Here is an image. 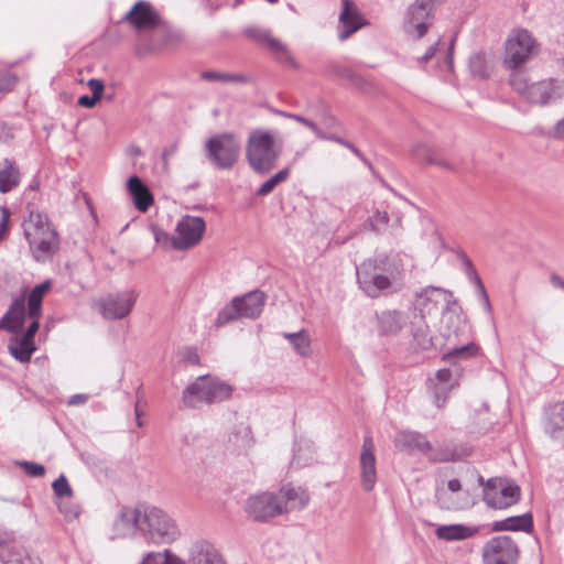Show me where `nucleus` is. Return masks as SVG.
<instances>
[{
	"label": "nucleus",
	"instance_id": "f257e3e1",
	"mask_svg": "<svg viewBox=\"0 0 564 564\" xmlns=\"http://www.w3.org/2000/svg\"><path fill=\"white\" fill-rule=\"evenodd\" d=\"M23 230L30 249L37 261L57 251L59 246L58 235L45 214L31 210L23 223Z\"/></svg>",
	"mask_w": 564,
	"mask_h": 564
},
{
	"label": "nucleus",
	"instance_id": "f03ea898",
	"mask_svg": "<svg viewBox=\"0 0 564 564\" xmlns=\"http://www.w3.org/2000/svg\"><path fill=\"white\" fill-rule=\"evenodd\" d=\"M399 274L394 265L392 270L389 265V257L379 254L369 259L357 268V280L362 291L370 297H378L383 290L391 286V278Z\"/></svg>",
	"mask_w": 564,
	"mask_h": 564
},
{
	"label": "nucleus",
	"instance_id": "7ed1b4c3",
	"mask_svg": "<svg viewBox=\"0 0 564 564\" xmlns=\"http://www.w3.org/2000/svg\"><path fill=\"white\" fill-rule=\"evenodd\" d=\"M280 149L274 145V138L269 131L252 130L246 145V158L250 167L258 174L269 173L276 164Z\"/></svg>",
	"mask_w": 564,
	"mask_h": 564
},
{
	"label": "nucleus",
	"instance_id": "20e7f679",
	"mask_svg": "<svg viewBox=\"0 0 564 564\" xmlns=\"http://www.w3.org/2000/svg\"><path fill=\"white\" fill-rule=\"evenodd\" d=\"M232 390L230 384L218 378L200 376L185 388L182 400L185 406L198 409L203 403L213 404L227 400Z\"/></svg>",
	"mask_w": 564,
	"mask_h": 564
},
{
	"label": "nucleus",
	"instance_id": "39448f33",
	"mask_svg": "<svg viewBox=\"0 0 564 564\" xmlns=\"http://www.w3.org/2000/svg\"><path fill=\"white\" fill-rule=\"evenodd\" d=\"M143 536L152 543L174 542L181 534L174 519L163 509L145 503L141 524Z\"/></svg>",
	"mask_w": 564,
	"mask_h": 564
},
{
	"label": "nucleus",
	"instance_id": "423d86ee",
	"mask_svg": "<svg viewBox=\"0 0 564 564\" xmlns=\"http://www.w3.org/2000/svg\"><path fill=\"white\" fill-rule=\"evenodd\" d=\"M265 300V294L259 290L232 299L231 302L218 313L215 326L223 327L239 318L254 319L259 317L263 311Z\"/></svg>",
	"mask_w": 564,
	"mask_h": 564
},
{
	"label": "nucleus",
	"instance_id": "0eeeda50",
	"mask_svg": "<svg viewBox=\"0 0 564 564\" xmlns=\"http://www.w3.org/2000/svg\"><path fill=\"white\" fill-rule=\"evenodd\" d=\"M205 156L218 170H230L240 155L241 145L234 133L225 132L210 137L204 145Z\"/></svg>",
	"mask_w": 564,
	"mask_h": 564
},
{
	"label": "nucleus",
	"instance_id": "6e6552de",
	"mask_svg": "<svg viewBox=\"0 0 564 564\" xmlns=\"http://www.w3.org/2000/svg\"><path fill=\"white\" fill-rule=\"evenodd\" d=\"M242 34L252 43L268 50L279 63L293 68L297 67V63L289 47L279 39L274 37L269 29L250 25L243 29Z\"/></svg>",
	"mask_w": 564,
	"mask_h": 564
},
{
	"label": "nucleus",
	"instance_id": "1a4fd4ad",
	"mask_svg": "<svg viewBox=\"0 0 564 564\" xmlns=\"http://www.w3.org/2000/svg\"><path fill=\"white\" fill-rule=\"evenodd\" d=\"M482 564H518L520 549L509 535H498L488 540L481 551Z\"/></svg>",
	"mask_w": 564,
	"mask_h": 564
},
{
	"label": "nucleus",
	"instance_id": "9d476101",
	"mask_svg": "<svg viewBox=\"0 0 564 564\" xmlns=\"http://www.w3.org/2000/svg\"><path fill=\"white\" fill-rule=\"evenodd\" d=\"M484 501L492 509H507L520 499V487L502 478H490L484 487Z\"/></svg>",
	"mask_w": 564,
	"mask_h": 564
},
{
	"label": "nucleus",
	"instance_id": "9b49d317",
	"mask_svg": "<svg viewBox=\"0 0 564 564\" xmlns=\"http://www.w3.org/2000/svg\"><path fill=\"white\" fill-rule=\"evenodd\" d=\"M138 299L134 290L110 293L97 302V307L107 319H122L128 316Z\"/></svg>",
	"mask_w": 564,
	"mask_h": 564
},
{
	"label": "nucleus",
	"instance_id": "f8f14e48",
	"mask_svg": "<svg viewBox=\"0 0 564 564\" xmlns=\"http://www.w3.org/2000/svg\"><path fill=\"white\" fill-rule=\"evenodd\" d=\"M534 39L527 30L517 31L506 42L503 63L509 69H517L531 56Z\"/></svg>",
	"mask_w": 564,
	"mask_h": 564
},
{
	"label": "nucleus",
	"instance_id": "ddd939ff",
	"mask_svg": "<svg viewBox=\"0 0 564 564\" xmlns=\"http://www.w3.org/2000/svg\"><path fill=\"white\" fill-rule=\"evenodd\" d=\"M284 506L278 494L261 492L250 496L246 501V512L258 522L268 521L271 518L283 514Z\"/></svg>",
	"mask_w": 564,
	"mask_h": 564
},
{
	"label": "nucleus",
	"instance_id": "4468645a",
	"mask_svg": "<svg viewBox=\"0 0 564 564\" xmlns=\"http://www.w3.org/2000/svg\"><path fill=\"white\" fill-rule=\"evenodd\" d=\"M206 224L203 218L184 216L176 226L175 236L172 239L173 248L187 250L196 246L204 235Z\"/></svg>",
	"mask_w": 564,
	"mask_h": 564
},
{
	"label": "nucleus",
	"instance_id": "2eb2a0df",
	"mask_svg": "<svg viewBox=\"0 0 564 564\" xmlns=\"http://www.w3.org/2000/svg\"><path fill=\"white\" fill-rule=\"evenodd\" d=\"M564 97V82L547 78L531 83L528 101L536 105H547Z\"/></svg>",
	"mask_w": 564,
	"mask_h": 564
},
{
	"label": "nucleus",
	"instance_id": "dca6fc26",
	"mask_svg": "<svg viewBox=\"0 0 564 564\" xmlns=\"http://www.w3.org/2000/svg\"><path fill=\"white\" fill-rule=\"evenodd\" d=\"M360 480L365 491H371L377 481L375 444L370 436L364 438L360 453Z\"/></svg>",
	"mask_w": 564,
	"mask_h": 564
},
{
	"label": "nucleus",
	"instance_id": "f3484780",
	"mask_svg": "<svg viewBox=\"0 0 564 564\" xmlns=\"http://www.w3.org/2000/svg\"><path fill=\"white\" fill-rule=\"evenodd\" d=\"M343 8L339 14L338 37L346 41L351 34L362 28L366 22L359 9L351 0H343Z\"/></svg>",
	"mask_w": 564,
	"mask_h": 564
},
{
	"label": "nucleus",
	"instance_id": "a211bd4d",
	"mask_svg": "<svg viewBox=\"0 0 564 564\" xmlns=\"http://www.w3.org/2000/svg\"><path fill=\"white\" fill-rule=\"evenodd\" d=\"M124 19L137 30L154 29L160 23V17L147 1L137 2Z\"/></svg>",
	"mask_w": 564,
	"mask_h": 564
},
{
	"label": "nucleus",
	"instance_id": "6ab92c4d",
	"mask_svg": "<svg viewBox=\"0 0 564 564\" xmlns=\"http://www.w3.org/2000/svg\"><path fill=\"white\" fill-rule=\"evenodd\" d=\"M25 299L23 296L15 299L10 305L8 312L0 319V329L9 333H19L22 330L25 322Z\"/></svg>",
	"mask_w": 564,
	"mask_h": 564
},
{
	"label": "nucleus",
	"instance_id": "aec40b11",
	"mask_svg": "<svg viewBox=\"0 0 564 564\" xmlns=\"http://www.w3.org/2000/svg\"><path fill=\"white\" fill-rule=\"evenodd\" d=\"M395 446L406 453L427 454L432 445L425 435L419 432L402 431L397 434Z\"/></svg>",
	"mask_w": 564,
	"mask_h": 564
},
{
	"label": "nucleus",
	"instance_id": "412c9836",
	"mask_svg": "<svg viewBox=\"0 0 564 564\" xmlns=\"http://www.w3.org/2000/svg\"><path fill=\"white\" fill-rule=\"evenodd\" d=\"M544 430L553 440L564 442V402L545 410Z\"/></svg>",
	"mask_w": 564,
	"mask_h": 564
},
{
	"label": "nucleus",
	"instance_id": "4be33fe9",
	"mask_svg": "<svg viewBox=\"0 0 564 564\" xmlns=\"http://www.w3.org/2000/svg\"><path fill=\"white\" fill-rule=\"evenodd\" d=\"M279 499L284 506L283 513L292 510H301L306 507L310 501V495L301 487L284 486L278 492Z\"/></svg>",
	"mask_w": 564,
	"mask_h": 564
},
{
	"label": "nucleus",
	"instance_id": "5701e85b",
	"mask_svg": "<svg viewBox=\"0 0 564 564\" xmlns=\"http://www.w3.org/2000/svg\"><path fill=\"white\" fill-rule=\"evenodd\" d=\"M127 188L132 196L135 207L140 212H147L153 204L152 193L139 176H130L127 182Z\"/></svg>",
	"mask_w": 564,
	"mask_h": 564
},
{
	"label": "nucleus",
	"instance_id": "b1692460",
	"mask_svg": "<svg viewBox=\"0 0 564 564\" xmlns=\"http://www.w3.org/2000/svg\"><path fill=\"white\" fill-rule=\"evenodd\" d=\"M0 560L3 564H41L39 557L31 556L22 545L15 542L1 545Z\"/></svg>",
	"mask_w": 564,
	"mask_h": 564
},
{
	"label": "nucleus",
	"instance_id": "393cba45",
	"mask_svg": "<svg viewBox=\"0 0 564 564\" xmlns=\"http://www.w3.org/2000/svg\"><path fill=\"white\" fill-rule=\"evenodd\" d=\"M381 335H397L406 324V316L399 311H384L377 314Z\"/></svg>",
	"mask_w": 564,
	"mask_h": 564
},
{
	"label": "nucleus",
	"instance_id": "a878e982",
	"mask_svg": "<svg viewBox=\"0 0 564 564\" xmlns=\"http://www.w3.org/2000/svg\"><path fill=\"white\" fill-rule=\"evenodd\" d=\"M491 530L495 532L522 531L531 533L533 530V518L530 512L521 516L509 517L503 520L495 521L491 525Z\"/></svg>",
	"mask_w": 564,
	"mask_h": 564
},
{
	"label": "nucleus",
	"instance_id": "bb28decb",
	"mask_svg": "<svg viewBox=\"0 0 564 564\" xmlns=\"http://www.w3.org/2000/svg\"><path fill=\"white\" fill-rule=\"evenodd\" d=\"M20 171L12 160H0V193L11 192L20 184Z\"/></svg>",
	"mask_w": 564,
	"mask_h": 564
},
{
	"label": "nucleus",
	"instance_id": "cd10ccee",
	"mask_svg": "<svg viewBox=\"0 0 564 564\" xmlns=\"http://www.w3.org/2000/svg\"><path fill=\"white\" fill-rule=\"evenodd\" d=\"M191 564H226L221 554L208 543H197L191 550Z\"/></svg>",
	"mask_w": 564,
	"mask_h": 564
},
{
	"label": "nucleus",
	"instance_id": "c85d7f7f",
	"mask_svg": "<svg viewBox=\"0 0 564 564\" xmlns=\"http://www.w3.org/2000/svg\"><path fill=\"white\" fill-rule=\"evenodd\" d=\"M144 507H145V503H139L134 508L122 507L115 525L117 528L121 527V528H127L129 530L141 531Z\"/></svg>",
	"mask_w": 564,
	"mask_h": 564
},
{
	"label": "nucleus",
	"instance_id": "c756f323",
	"mask_svg": "<svg viewBox=\"0 0 564 564\" xmlns=\"http://www.w3.org/2000/svg\"><path fill=\"white\" fill-rule=\"evenodd\" d=\"M478 533L477 528L467 527L464 524H448L440 525L435 530V535L444 541H460L466 540Z\"/></svg>",
	"mask_w": 564,
	"mask_h": 564
},
{
	"label": "nucleus",
	"instance_id": "7c9ffc66",
	"mask_svg": "<svg viewBox=\"0 0 564 564\" xmlns=\"http://www.w3.org/2000/svg\"><path fill=\"white\" fill-rule=\"evenodd\" d=\"M8 349L20 362H29L36 348L34 341L28 340L21 336L11 338L8 344Z\"/></svg>",
	"mask_w": 564,
	"mask_h": 564
},
{
	"label": "nucleus",
	"instance_id": "2f4dec72",
	"mask_svg": "<svg viewBox=\"0 0 564 564\" xmlns=\"http://www.w3.org/2000/svg\"><path fill=\"white\" fill-rule=\"evenodd\" d=\"M51 283L45 281L36 285L28 299V316L30 318H40L42 313V301L44 294L50 290Z\"/></svg>",
	"mask_w": 564,
	"mask_h": 564
},
{
	"label": "nucleus",
	"instance_id": "473e14b6",
	"mask_svg": "<svg viewBox=\"0 0 564 564\" xmlns=\"http://www.w3.org/2000/svg\"><path fill=\"white\" fill-rule=\"evenodd\" d=\"M200 78L206 82H223V83H231V84H249L251 83V77L237 73H225V72H217V70H204L200 74Z\"/></svg>",
	"mask_w": 564,
	"mask_h": 564
},
{
	"label": "nucleus",
	"instance_id": "72a5a7b5",
	"mask_svg": "<svg viewBox=\"0 0 564 564\" xmlns=\"http://www.w3.org/2000/svg\"><path fill=\"white\" fill-rule=\"evenodd\" d=\"M283 337L290 341L293 349L302 357H308L312 354L311 339L306 330L297 333H283Z\"/></svg>",
	"mask_w": 564,
	"mask_h": 564
},
{
	"label": "nucleus",
	"instance_id": "f704fd0d",
	"mask_svg": "<svg viewBox=\"0 0 564 564\" xmlns=\"http://www.w3.org/2000/svg\"><path fill=\"white\" fill-rule=\"evenodd\" d=\"M229 441L234 444L238 452H248L254 444L250 426L240 425L232 433Z\"/></svg>",
	"mask_w": 564,
	"mask_h": 564
},
{
	"label": "nucleus",
	"instance_id": "c9c22d12",
	"mask_svg": "<svg viewBox=\"0 0 564 564\" xmlns=\"http://www.w3.org/2000/svg\"><path fill=\"white\" fill-rule=\"evenodd\" d=\"M442 296L447 304H451L453 294L441 288L427 286L420 294L421 305L427 306L429 303L437 304L438 297Z\"/></svg>",
	"mask_w": 564,
	"mask_h": 564
},
{
	"label": "nucleus",
	"instance_id": "e433bc0d",
	"mask_svg": "<svg viewBox=\"0 0 564 564\" xmlns=\"http://www.w3.org/2000/svg\"><path fill=\"white\" fill-rule=\"evenodd\" d=\"M469 69L474 76L487 78L490 74V67L485 53H475L469 58Z\"/></svg>",
	"mask_w": 564,
	"mask_h": 564
},
{
	"label": "nucleus",
	"instance_id": "4c0bfd02",
	"mask_svg": "<svg viewBox=\"0 0 564 564\" xmlns=\"http://www.w3.org/2000/svg\"><path fill=\"white\" fill-rule=\"evenodd\" d=\"M389 216L387 212L376 210L364 224L365 229L372 230L375 232H382L388 226Z\"/></svg>",
	"mask_w": 564,
	"mask_h": 564
},
{
	"label": "nucleus",
	"instance_id": "58836bf2",
	"mask_svg": "<svg viewBox=\"0 0 564 564\" xmlns=\"http://www.w3.org/2000/svg\"><path fill=\"white\" fill-rule=\"evenodd\" d=\"M430 390H431V393L433 397V403L435 404V406H437L438 409L444 408V405L448 399L449 392L452 390V387L430 382Z\"/></svg>",
	"mask_w": 564,
	"mask_h": 564
},
{
	"label": "nucleus",
	"instance_id": "ea45409f",
	"mask_svg": "<svg viewBox=\"0 0 564 564\" xmlns=\"http://www.w3.org/2000/svg\"><path fill=\"white\" fill-rule=\"evenodd\" d=\"M510 85L513 90H516L527 100L529 99V90L531 83L527 80L523 74L514 73L510 78Z\"/></svg>",
	"mask_w": 564,
	"mask_h": 564
},
{
	"label": "nucleus",
	"instance_id": "a19ab883",
	"mask_svg": "<svg viewBox=\"0 0 564 564\" xmlns=\"http://www.w3.org/2000/svg\"><path fill=\"white\" fill-rule=\"evenodd\" d=\"M53 491L56 497H72L73 489L68 484V480L65 475H61L57 479H55L52 484Z\"/></svg>",
	"mask_w": 564,
	"mask_h": 564
},
{
	"label": "nucleus",
	"instance_id": "79ce46f5",
	"mask_svg": "<svg viewBox=\"0 0 564 564\" xmlns=\"http://www.w3.org/2000/svg\"><path fill=\"white\" fill-rule=\"evenodd\" d=\"M15 464L23 469V471L30 477H42L45 475V467L42 464L34 462H15Z\"/></svg>",
	"mask_w": 564,
	"mask_h": 564
},
{
	"label": "nucleus",
	"instance_id": "37998d69",
	"mask_svg": "<svg viewBox=\"0 0 564 564\" xmlns=\"http://www.w3.org/2000/svg\"><path fill=\"white\" fill-rule=\"evenodd\" d=\"M276 113L284 118H289V119L297 121L299 123L308 128L315 135L317 134L318 130L321 129L314 121H312L303 116L282 111V110L276 111Z\"/></svg>",
	"mask_w": 564,
	"mask_h": 564
},
{
	"label": "nucleus",
	"instance_id": "c03bdc74",
	"mask_svg": "<svg viewBox=\"0 0 564 564\" xmlns=\"http://www.w3.org/2000/svg\"><path fill=\"white\" fill-rule=\"evenodd\" d=\"M332 72L337 77L346 79L352 84H358L360 78L357 74L354 73V70L347 66L344 65H333Z\"/></svg>",
	"mask_w": 564,
	"mask_h": 564
},
{
	"label": "nucleus",
	"instance_id": "a18cd8bd",
	"mask_svg": "<svg viewBox=\"0 0 564 564\" xmlns=\"http://www.w3.org/2000/svg\"><path fill=\"white\" fill-rule=\"evenodd\" d=\"M413 338L422 349H429L433 346V341L427 329L423 327H419L413 332Z\"/></svg>",
	"mask_w": 564,
	"mask_h": 564
},
{
	"label": "nucleus",
	"instance_id": "49530a36",
	"mask_svg": "<svg viewBox=\"0 0 564 564\" xmlns=\"http://www.w3.org/2000/svg\"><path fill=\"white\" fill-rule=\"evenodd\" d=\"M476 350H477V346L475 344H468V345L453 349L445 356V359L451 360L454 357L466 358L468 356L474 355L476 352Z\"/></svg>",
	"mask_w": 564,
	"mask_h": 564
},
{
	"label": "nucleus",
	"instance_id": "de8ad7c7",
	"mask_svg": "<svg viewBox=\"0 0 564 564\" xmlns=\"http://www.w3.org/2000/svg\"><path fill=\"white\" fill-rule=\"evenodd\" d=\"M436 151L424 143H417L412 148V154L415 159L427 163V155H434Z\"/></svg>",
	"mask_w": 564,
	"mask_h": 564
},
{
	"label": "nucleus",
	"instance_id": "09e8293b",
	"mask_svg": "<svg viewBox=\"0 0 564 564\" xmlns=\"http://www.w3.org/2000/svg\"><path fill=\"white\" fill-rule=\"evenodd\" d=\"M451 380H452L451 370L449 369H440L436 371L435 378L431 379L430 382L453 388V383L451 382Z\"/></svg>",
	"mask_w": 564,
	"mask_h": 564
},
{
	"label": "nucleus",
	"instance_id": "8fccbe9b",
	"mask_svg": "<svg viewBox=\"0 0 564 564\" xmlns=\"http://www.w3.org/2000/svg\"><path fill=\"white\" fill-rule=\"evenodd\" d=\"M18 78L13 74L0 75V93L10 91L15 86Z\"/></svg>",
	"mask_w": 564,
	"mask_h": 564
},
{
	"label": "nucleus",
	"instance_id": "3c124183",
	"mask_svg": "<svg viewBox=\"0 0 564 564\" xmlns=\"http://www.w3.org/2000/svg\"><path fill=\"white\" fill-rule=\"evenodd\" d=\"M165 551L161 552H150L148 553L140 564H165Z\"/></svg>",
	"mask_w": 564,
	"mask_h": 564
},
{
	"label": "nucleus",
	"instance_id": "603ef678",
	"mask_svg": "<svg viewBox=\"0 0 564 564\" xmlns=\"http://www.w3.org/2000/svg\"><path fill=\"white\" fill-rule=\"evenodd\" d=\"M436 498H437V502L442 509H445V510H457L458 509V505L455 501L451 500L446 496V492L437 491Z\"/></svg>",
	"mask_w": 564,
	"mask_h": 564
},
{
	"label": "nucleus",
	"instance_id": "864d4df0",
	"mask_svg": "<svg viewBox=\"0 0 564 564\" xmlns=\"http://www.w3.org/2000/svg\"><path fill=\"white\" fill-rule=\"evenodd\" d=\"M427 164H434L442 169L454 171L455 166L447 160L442 159L438 156L437 152L434 153V155L429 154L427 155Z\"/></svg>",
	"mask_w": 564,
	"mask_h": 564
},
{
	"label": "nucleus",
	"instance_id": "5fc2aeb1",
	"mask_svg": "<svg viewBox=\"0 0 564 564\" xmlns=\"http://www.w3.org/2000/svg\"><path fill=\"white\" fill-rule=\"evenodd\" d=\"M87 85L93 93L91 96H94L100 100L102 97L104 89H105L104 82L100 79H97V78H91L88 80Z\"/></svg>",
	"mask_w": 564,
	"mask_h": 564
},
{
	"label": "nucleus",
	"instance_id": "6e6d98bb",
	"mask_svg": "<svg viewBox=\"0 0 564 564\" xmlns=\"http://www.w3.org/2000/svg\"><path fill=\"white\" fill-rule=\"evenodd\" d=\"M178 144L177 142H173L171 145L165 148L162 152V160H163V169L165 171L169 170V160L177 152Z\"/></svg>",
	"mask_w": 564,
	"mask_h": 564
},
{
	"label": "nucleus",
	"instance_id": "4d7b16f0",
	"mask_svg": "<svg viewBox=\"0 0 564 564\" xmlns=\"http://www.w3.org/2000/svg\"><path fill=\"white\" fill-rule=\"evenodd\" d=\"M316 138L319 140L332 141V142L338 143L343 147H345L348 142L347 140H345L340 137H337L335 134H328V133L324 132L322 129L318 130Z\"/></svg>",
	"mask_w": 564,
	"mask_h": 564
},
{
	"label": "nucleus",
	"instance_id": "13d9d810",
	"mask_svg": "<svg viewBox=\"0 0 564 564\" xmlns=\"http://www.w3.org/2000/svg\"><path fill=\"white\" fill-rule=\"evenodd\" d=\"M440 42H441V40H437L435 43H433L426 50V52L421 57L417 58V63L423 64V63L429 62L431 58H433L437 51V46H438Z\"/></svg>",
	"mask_w": 564,
	"mask_h": 564
},
{
	"label": "nucleus",
	"instance_id": "bf43d9fd",
	"mask_svg": "<svg viewBox=\"0 0 564 564\" xmlns=\"http://www.w3.org/2000/svg\"><path fill=\"white\" fill-rule=\"evenodd\" d=\"M31 319H32V323L29 325L26 332L22 335V337H24L28 340L34 341V335L36 334V332L39 330V327H40V323H39L40 318H31Z\"/></svg>",
	"mask_w": 564,
	"mask_h": 564
},
{
	"label": "nucleus",
	"instance_id": "052dcab7",
	"mask_svg": "<svg viewBox=\"0 0 564 564\" xmlns=\"http://www.w3.org/2000/svg\"><path fill=\"white\" fill-rule=\"evenodd\" d=\"M98 101L99 99L94 96L83 95L78 98L77 104L84 108H93Z\"/></svg>",
	"mask_w": 564,
	"mask_h": 564
},
{
	"label": "nucleus",
	"instance_id": "680f3d73",
	"mask_svg": "<svg viewBox=\"0 0 564 564\" xmlns=\"http://www.w3.org/2000/svg\"><path fill=\"white\" fill-rule=\"evenodd\" d=\"M1 218H0V240L4 237V234L8 229V221L10 217V213L6 207L1 208Z\"/></svg>",
	"mask_w": 564,
	"mask_h": 564
},
{
	"label": "nucleus",
	"instance_id": "e2e57ef3",
	"mask_svg": "<svg viewBox=\"0 0 564 564\" xmlns=\"http://www.w3.org/2000/svg\"><path fill=\"white\" fill-rule=\"evenodd\" d=\"M275 186L276 185L271 181V178H269L257 189V195L267 196L275 188Z\"/></svg>",
	"mask_w": 564,
	"mask_h": 564
},
{
	"label": "nucleus",
	"instance_id": "0e129e2a",
	"mask_svg": "<svg viewBox=\"0 0 564 564\" xmlns=\"http://www.w3.org/2000/svg\"><path fill=\"white\" fill-rule=\"evenodd\" d=\"M290 175V169L289 167H285V169H282L281 171H279L278 173H275L273 176H271V181L275 184V185H279L280 183L286 181V178L289 177Z\"/></svg>",
	"mask_w": 564,
	"mask_h": 564
},
{
	"label": "nucleus",
	"instance_id": "69168bd1",
	"mask_svg": "<svg viewBox=\"0 0 564 564\" xmlns=\"http://www.w3.org/2000/svg\"><path fill=\"white\" fill-rule=\"evenodd\" d=\"M165 564H186L184 560H182L180 556L173 554L170 550H165Z\"/></svg>",
	"mask_w": 564,
	"mask_h": 564
},
{
	"label": "nucleus",
	"instance_id": "338daca9",
	"mask_svg": "<svg viewBox=\"0 0 564 564\" xmlns=\"http://www.w3.org/2000/svg\"><path fill=\"white\" fill-rule=\"evenodd\" d=\"M550 282L554 288L562 289L564 291V280L558 274H551Z\"/></svg>",
	"mask_w": 564,
	"mask_h": 564
},
{
	"label": "nucleus",
	"instance_id": "774afa93",
	"mask_svg": "<svg viewBox=\"0 0 564 564\" xmlns=\"http://www.w3.org/2000/svg\"><path fill=\"white\" fill-rule=\"evenodd\" d=\"M554 135L557 139H564V118L561 119L554 127Z\"/></svg>",
	"mask_w": 564,
	"mask_h": 564
}]
</instances>
